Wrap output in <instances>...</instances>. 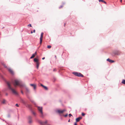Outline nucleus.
Returning a JSON list of instances; mask_svg holds the SVG:
<instances>
[{
    "label": "nucleus",
    "instance_id": "obj_1",
    "mask_svg": "<svg viewBox=\"0 0 125 125\" xmlns=\"http://www.w3.org/2000/svg\"><path fill=\"white\" fill-rule=\"evenodd\" d=\"M13 83L15 87H16L17 85H18L21 87L24 86V84H22L19 81L17 80H15Z\"/></svg>",
    "mask_w": 125,
    "mask_h": 125
},
{
    "label": "nucleus",
    "instance_id": "obj_2",
    "mask_svg": "<svg viewBox=\"0 0 125 125\" xmlns=\"http://www.w3.org/2000/svg\"><path fill=\"white\" fill-rule=\"evenodd\" d=\"M7 85L8 88L10 90H11V91L15 95L17 94V93L16 91L14 89L12 88L11 87L10 84V83L9 82H7Z\"/></svg>",
    "mask_w": 125,
    "mask_h": 125
},
{
    "label": "nucleus",
    "instance_id": "obj_3",
    "mask_svg": "<svg viewBox=\"0 0 125 125\" xmlns=\"http://www.w3.org/2000/svg\"><path fill=\"white\" fill-rule=\"evenodd\" d=\"M73 73L75 76L78 77H83V76L80 73L78 72H73Z\"/></svg>",
    "mask_w": 125,
    "mask_h": 125
},
{
    "label": "nucleus",
    "instance_id": "obj_4",
    "mask_svg": "<svg viewBox=\"0 0 125 125\" xmlns=\"http://www.w3.org/2000/svg\"><path fill=\"white\" fill-rule=\"evenodd\" d=\"M43 32H42L40 36V44H41L42 41V38L43 37Z\"/></svg>",
    "mask_w": 125,
    "mask_h": 125
},
{
    "label": "nucleus",
    "instance_id": "obj_5",
    "mask_svg": "<svg viewBox=\"0 0 125 125\" xmlns=\"http://www.w3.org/2000/svg\"><path fill=\"white\" fill-rule=\"evenodd\" d=\"M38 109L39 111L40 112L42 116V115L43 112L42 111V107H38Z\"/></svg>",
    "mask_w": 125,
    "mask_h": 125
},
{
    "label": "nucleus",
    "instance_id": "obj_6",
    "mask_svg": "<svg viewBox=\"0 0 125 125\" xmlns=\"http://www.w3.org/2000/svg\"><path fill=\"white\" fill-rule=\"evenodd\" d=\"M32 117L31 116H29L28 117V120L29 121V123L31 124L32 122Z\"/></svg>",
    "mask_w": 125,
    "mask_h": 125
},
{
    "label": "nucleus",
    "instance_id": "obj_7",
    "mask_svg": "<svg viewBox=\"0 0 125 125\" xmlns=\"http://www.w3.org/2000/svg\"><path fill=\"white\" fill-rule=\"evenodd\" d=\"M65 111V110H57V112L60 114L62 113Z\"/></svg>",
    "mask_w": 125,
    "mask_h": 125
},
{
    "label": "nucleus",
    "instance_id": "obj_8",
    "mask_svg": "<svg viewBox=\"0 0 125 125\" xmlns=\"http://www.w3.org/2000/svg\"><path fill=\"white\" fill-rule=\"evenodd\" d=\"M8 70L9 72L11 74H13V72L12 70L10 68H8Z\"/></svg>",
    "mask_w": 125,
    "mask_h": 125
},
{
    "label": "nucleus",
    "instance_id": "obj_9",
    "mask_svg": "<svg viewBox=\"0 0 125 125\" xmlns=\"http://www.w3.org/2000/svg\"><path fill=\"white\" fill-rule=\"evenodd\" d=\"M82 119V117H79L76 119V122H78L79 121Z\"/></svg>",
    "mask_w": 125,
    "mask_h": 125
},
{
    "label": "nucleus",
    "instance_id": "obj_10",
    "mask_svg": "<svg viewBox=\"0 0 125 125\" xmlns=\"http://www.w3.org/2000/svg\"><path fill=\"white\" fill-rule=\"evenodd\" d=\"M30 85L32 86L34 88V89H36V85L34 84H30Z\"/></svg>",
    "mask_w": 125,
    "mask_h": 125
},
{
    "label": "nucleus",
    "instance_id": "obj_11",
    "mask_svg": "<svg viewBox=\"0 0 125 125\" xmlns=\"http://www.w3.org/2000/svg\"><path fill=\"white\" fill-rule=\"evenodd\" d=\"M107 61H108L109 62L111 63H112L114 62V61L113 60H112L109 58H108L107 59Z\"/></svg>",
    "mask_w": 125,
    "mask_h": 125
},
{
    "label": "nucleus",
    "instance_id": "obj_12",
    "mask_svg": "<svg viewBox=\"0 0 125 125\" xmlns=\"http://www.w3.org/2000/svg\"><path fill=\"white\" fill-rule=\"evenodd\" d=\"M41 85L46 90H48V88L47 87L43 85L42 84H41Z\"/></svg>",
    "mask_w": 125,
    "mask_h": 125
},
{
    "label": "nucleus",
    "instance_id": "obj_13",
    "mask_svg": "<svg viewBox=\"0 0 125 125\" xmlns=\"http://www.w3.org/2000/svg\"><path fill=\"white\" fill-rule=\"evenodd\" d=\"M38 59H37V58H35L34 59V62H36V63H37V62H38Z\"/></svg>",
    "mask_w": 125,
    "mask_h": 125
},
{
    "label": "nucleus",
    "instance_id": "obj_14",
    "mask_svg": "<svg viewBox=\"0 0 125 125\" xmlns=\"http://www.w3.org/2000/svg\"><path fill=\"white\" fill-rule=\"evenodd\" d=\"M99 1L100 2H101V1L102 2H104V3H105V4H106V2L105 1H104V0H99Z\"/></svg>",
    "mask_w": 125,
    "mask_h": 125
},
{
    "label": "nucleus",
    "instance_id": "obj_15",
    "mask_svg": "<svg viewBox=\"0 0 125 125\" xmlns=\"http://www.w3.org/2000/svg\"><path fill=\"white\" fill-rule=\"evenodd\" d=\"M39 63V62L36 63V67L37 69L38 68Z\"/></svg>",
    "mask_w": 125,
    "mask_h": 125
},
{
    "label": "nucleus",
    "instance_id": "obj_16",
    "mask_svg": "<svg viewBox=\"0 0 125 125\" xmlns=\"http://www.w3.org/2000/svg\"><path fill=\"white\" fill-rule=\"evenodd\" d=\"M122 83L123 84H125V80L123 79L122 82Z\"/></svg>",
    "mask_w": 125,
    "mask_h": 125
},
{
    "label": "nucleus",
    "instance_id": "obj_17",
    "mask_svg": "<svg viewBox=\"0 0 125 125\" xmlns=\"http://www.w3.org/2000/svg\"><path fill=\"white\" fill-rule=\"evenodd\" d=\"M35 55L34 54H33L32 55V56L30 58L32 59V58H33L34 57H35Z\"/></svg>",
    "mask_w": 125,
    "mask_h": 125
},
{
    "label": "nucleus",
    "instance_id": "obj_18",
    "mask_svg": "<svg viewBox=\"0 0 125 125\" xmlns=\"http://www.w3.org/2000/svg\"><path fill=\"white\" fill-rule=\"evenodd\" d=\"M47 47L48 48L50 49L51 48V45H48Z\"/></svg>",
    "mask_w": 125,
    "mask_h": 125
},
{
    "label": "nucleus",
    "instance_id": "obj_19",
    "mask_svg": "<svg viewBox=\"0 0 125 125\" xmlns=\"http://www.w3.org/2000/svg\"><path fill=\"white\" fill-rule=\"evenodd\" d=\"M32 114L33 115H36V113L34 112L33 111L32 112Z\"/></svg>",
    "mask_w": 125,
    "mask_h": 125
},
{
    "label": "nucleus",
    "instance_id": "obj_20",
    "mask_svg": "<svg viewBox=\"0 0 125 125\" xmlns=\"http://www.w3.org/2000/svg\"><path fill=\"white\" fill-rule=\"evenodd\" d=\"M28 27H32V26H31V24H28Z\"/></svg>",
    "mask_w": 125,
    "mask_h": 125
},
{
    "label": "nucleus",
    "instance_id": "obj_21",
    "mask_svg": "<svg viewBox=\"0 0 125 125\" xmlns=\"http://www.w3.org/2000/svg\"><path fill=\"white\" fill-rule=\"evenodd\" d=\"M5 101H6L5 100H3V101L2 102V103L3 104L5 103Z\"/></svg>",
    "mask_w": 125,
    "mask_h": 125
},
{
    "label": "nucleus",
    "instance_id": "obj_22",
    "mask_svg": "<svg viewBox=\"0 0 125 125\" xmlns=\"http://www.w3.org/2000/svg\"><path fill=\"white\" fill-rule=\"evenodd\" d=\"M85 114L83 113H82V116H84V115H85Z\"/></svg>",
    "mask_w": 125,
    "mask_h": 125
},
{
    "label": "nucleus",
    "instance_id": "obj_23",
    "mask_svg": "<svg viewBox=\"0 0 125 125\" xmlns=\"http://www.w3.org/2000/svg\"><path fill=\"white\" fill-rule=\"evenodd\" d=\"M2 65H4V66L6 68L7 67L4 64H2Z\"/></svg>",
    "mask_w": 125,
    "mask_h": 125
},
{
    "label": "nucleus",
    "instance_id": "obj_24",
    "mask_svg": "<svg viewBox=\"0 0 125 125\" xmlns=\"http://www.w3.org/2000/svg\"><path fill=\"white\" fill-rule=\"evenodd\" d=\"M15 105L17 107H19V105L18 104H16Z\"/></svg>",
    "mask_w": 125,
    "mask_h": 125
},
{
    "label": "nucleus",
    "instance_id": "obj_25",
    "mask_svg": "<svg viewBox=\"0 0 125 125\" xmlns=\"http://www.w3.org/2000/svg\"><path fill=\"white\" fill-rule=\"evenodd\" d=\"M69 117H70L71 116H72V115L71 114H69Z\"/></svg>",
    "mask_w": 125,
    "mask_h": 125
},
{
    "label": "nucleus",
    "instance_id": "obj_26",
    "mask_svg": "<svg viewBox=\"0 0 125 125\" xmlns=\"http://www.w3.org/2000/svg\"><path fill=\"white\" fill-rule=\"evenodd\" d=\"M56 69L55 68L53 70V71L54 72L56 71Z\"/></svg>",
    "mask_w": 125,
    "mask_h": 125
},
{
    "label": "nucleus",
    "instance_id": "obj_27",
    "mask_svg": "<svg viewBox=\"0 0 125 125\" xmlns=\"http://www.w3.org/2000/svg\"><path fill=\"white\" fill-rule=\"evenodd\" d=\"M68 114H66V115H64V116L65 117H66L67 116H68Z\"/></svg>",
    "mask_w": 125,
    "mask_h": 125
},
{
    "label": "nucleus",
    "instance_id": "obj_28",
    "mask_svg": "<svg viewBox=\"0 0 125 125\" xmlns=\"http://www.w3.org/2000/svg\"><path fill=\"white\" fill-rule=\"evenodd\" d=\"M35 55L37 54V52H36L34 53Z\"/></svg>",
    "mask_w": 125,
    "mask_h": 125
},
{
    "label": "nucleus",
    "instance_id": "obj_29",
    "mask_svg": "<svg viewBox=\"0 0 125 125\" xmlns=\"http://www.w3.org/2000/svg\"><path fill=\"white\" fill-rule=\"evenodd\" d=\"M76 123V122L74 123V125H77V124Z\"/></svg>",
    "mask_w": 125,
    "mask_h": 125
},
{
    "label": "nucleus",
    "instance_id": "obj_30",
    "mask_svg": "<svg viewBox=\"0 0 125 125\" xmlns=\"http://www.w3.org/2000/svg\"><path fill=\"white\" fill-rule=\"evenodd\" d=\"M35 30H34L33 31V32H34V33H35Z\"/></svg>",
    "mask_w": 125,
    "mask_h": 125
},
{
    "label": "nucleus",
    "instance_id": "obj_31",
    "mask_svg": "<svg viewBox=\"0 0 125 125\" xmlns=\"http://www.w3.org/2000/svg\"><path fill=\"white\" fill-rule=\"evenodd\" d=\"M45 57H44L42 59V60H44L45 59Z\"/></svg>",
    "mask_w": 125,
    "mask_h": 125
},
{
    "label": "nucleus",
    "instance_id": "obj_32",
    "mask_svg": "<svg viewBox=\"0 0 125 125\" xmlns=\"http://www.w3.org/2000/svg\"><path fill=\"white\" fill-rule=\"evenodd\" d=\"M33 32H32V31H31V34H32V33H33Z\"/></svg>",
    "mask_w": 125,
    "mask_h": 125
},
{
    "label": "nucleus",
    "instance_id": "obj_33",
    "mask_svg": "<svg viewBox=\"0 0 125 125\" xmlns=\"http://www.w3.org/2000/svg\"><path fill=\"white\" fill-rule=\"evenodd\" d=\"M47 122V121H46L45 122V123H46Z\"/></svg>",
    "mask_w": 125,
    "mask_h": 125
},
{
    "label": "nucleus",
    "instance_id": "obj_34",
    "mask_svg": "<svg viewBox=\"0 0 125 125\" xmlns=\"http://www.w3.org/2000/svg\"><path fill=\"white\" fill-rule=\"evenodd\" d=\"M23 103L24 104H25V102H24L23 101Z\"/></svg>",
    "mask_w": 125,
    "mask_h": 125
},
{
    "label": "nucleus",
    "instance_id": "obj_35",
    "mask_svg": "<svg viewBox=\"0 0 125 125\" xmlns=\"http://www.w3.org/2000/svg\"><path fill=\"white\" fill-rule=\"evenodd\" d=\"M70 120H68V122H70Z\"/></svg>",
    "mask_w": 125,
    "mask_h": 125
},
{
    "label": "nucleus",
    "instance_id": "obj_36",
    "mask_svg": "<svg viewBox=\"0 0 125 125\" xmlns=\"http://www.w3.org/2000/svg\"><path fill=\"white\" fill-rule=\"evenodd\" d=\"M120 1L121 2H122V0H120Z\"/></svg>",
    "mask_w": 125,
    "mask_h": 125
},
{
    "label": "nucleus",
    "instance_id": "obj_37",
    "mask_svg": "<svg viewBox=\"0 0 125 125\" xmlns=\"http://www.w3.org/2000/svg\"><path fill=\"white\" fill-rule=\"evenodd\" d=\"M6 95H8V94H6Z\"/></svg>",
    "mask_w": 125,
    "mask_h": 125
},
{
    "label": "nucleus",
    "instance_id": "obj_38",
    "mask_svg": "<svg viewBox=\"0 0 125 125\" xmlns=\"http://www.w3.org/2000/svg\"><path fill=\"white\" fill-rule=\"evenodd\" d=\"M55 57H56V56H55Z\"/></svg>",
    "mask_w": 125,
    "mask_h": 125
}]
</instances>
